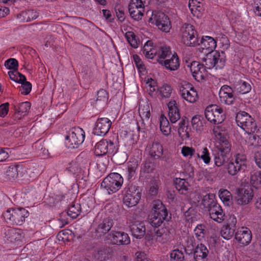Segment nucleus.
Wrapping results in <instances>:
<instances>
[{"label":"nucleus","mask_w":261,"mask_h":261,"mask_svg":"<svg viewBox=\"0 0 261 261\" xmlns=\"http://www.w3.org/2000/svg\"><path fill=\"white\" fill-rule=\"evenodd\" d=\"M174 183L176 189L178 191L180 194H186L189 186V184L188 181H187L185 179L176 178L174 180Z\"/></svg>","instance_id":"27"},{"label":"nucleus","mask_w":261,"mask_h":261,"mask_svg":"<svg viewBox=\"0 0 261 261\" xmlns=\"http://www.w3.org/2000/svg\"><path fill=\"white\" fill-rule=\"evenodd\" d=\"M186 86L188 87V88H190V91L187 92L184 99L190 102H195L197 98V92L191 85L188 84L186 85Z\"/></svg>","instance_id":"40"},{"label":"nucleus","mask_w":261,"mask_h":261,"mask_svg":"<svg viewBox=\"0 0 261 261\" xmlns=\"http://www.w3.org/2000/svg\"><path fill=\"white\" fill-rule=\"evenodd\" d=\"M108 93L103 89L99 90L97 92V97L96 99L97 102H99V103L106 102L108 99Z\"/></svg>","instance_id":"52"},{"label":"nucleus","mask_w":261,"mask_h":261,"mask_svg":"<svg viewBox=\"0 0 261 261\" xmlns=\"http://www.w3.org/2000/svg\"><path fill=\"white\" fill-rule=\"evenodd\" d=\"M172 91L171 87L167 85H163L161 89V93L162 96L164 97H170Z\"/></svg>","instance_id":"60"},{"label":"nucleus","mask_w":261,"mask_h":261,"mask_svg":"<svg viewBox=\"0 0 261 261\" xmlns=\"http://www.w3.org/2000/svg\"><path fill=\"white\" fill-rule=\"evenodd\" d=\"M170 257L176 261H183L184 255L181 251L178 249H175L170 253Z\"/></svg>","instance_id":"57"},{"label":"nucleus","mask_w":261,"mask_h":261,"mask_svg":"<svg viewBox=\"0 0 261 261\" xmlns=\"http://www.w3.org/2000/svg\"><path fill=\"white\" fill-rule=\"evenodd\" d=\"M138 162L137 161H134L131 162L128 165V178H132L133 177L135 173L136 170L138 167Z\"/></svg>","instance_id":"58"},{"label":"nucleus","mask_w":261,"mask_h":261,"mask_svg":"<svg viewBox=\"0 0 261 261\" xmlns=\"http://www.w3.org/2000/svg\"><path fill=\"white\" fill-rule=\"evenodd\" d=\"M6 175L9 180L15 179L18 176L17 168L15 166L9 167L6 171Z\"/></svg>","instance_id":"50"},{"label":"nucleus","mask_w":261,"mask_h":261,"mask_svg":"<svg viewBox=\"0 0 261 261\" xmlns=\"http://www.w3.org/2000/svg\"><path fill=\"white\" fill-rule=\"evenodd\" d=\"M140 198L126 193L123 197V201L124 204L130 207L135 206L139 201Z\"/></svg>","instance_id":"29"},{"label":"nucleus","mask_w":261,"mask_h":261,"mask_svg":"<svg viewBox=\"0 0 261 261\" xmlns=\"http://www.w3.org/2000/svg\"><path fill=\"white\" fill-rule=\"evenodd\" d=\"M219 196L225 205L229 206L232 204V196L231 193L228 190H223L220 191Z\"/></svg>","instance_id":"36"},{"label":"nucleus","mask_w":261,"mask_h":261,"mask_svg":"<svg viewBox=\"0 0 261 261\" xmlns=\"http://www.w3.org/2000/svg\"><path fill=\"white\" fill-rule=\"evenodd\" d=\"M76 160L81 169V168H86L90 164L89 159L83 152L77 156Z\"/></svg>","instance_id":"46"},{"label":"nucleus","mask_w":261,"mask_h":261,"mask_svg":"<svg viewBox=\"0 0 261 261\" xmlns=\"http://www.w3.org/2000/svg\"><path fill=\"white\" fill-rule=\"evenodd\" d=\"M133 236L137 239H141L145 233V227L143 222L135 221L130 225Z\"/></svg>","instance_id":"16"},{"label":"nucleus","mask_w":261,"mask_h":261,"mask_svg":"<svg viewBox=\"0 0 261 261\" xmlns=\"http://www.w3.org/2000/svg\"><path fill=\"white\" fill-rule=\"evenodd\" d=\"M190 67L192 75L196 81L199 82L204 79L206 70L203 64L197 61H193Z\"/></svg>","instance_id":"14"},{"label":"nucleus","mask_w":261,"mask_h":261,"mask_svg":"<svg viewBox=\"0 0 261 261\" xmlns=\"http://www.w3.org/2000/svg\"><path fill=\"white\" fill-rule=\"evenodd\" d=\"M8 74L11 80L17 83H21L23 80H25V76L19 72L17 70L9 71Z\"/></svg>","instance_id":"44"},{"label":"nucleus","mask_w":261,"mask_h":261,"mask_svg":"<svg viewBox=\"0 0 261 261\" xmlns=\"http://www.w3.org/2000/svg\"><path fill=\"white\" fill-rule=\"evenodd\" d=\"M126 37L128 42L133 47L136 48L138 47V43L134 33L130 32L126 33Z\"/></svg>","instance_id":"56"},{"label":"nucleus","mask_w":261,"mask_h":261,"mask_svg":"<svg viewBox=\"0 0 261 261\" xmlns=\"http://www.w3.org/2000/svg\"><path fill=\"white\" fill-rule=\"evenodd\" d=\"M28 215V212L23 208H9L3 213L7 223L16 225H21Z\"/></svg>","instance_id":"3"},{"label":"nucleus","mask_w":261,"mask_h":261,"mask_svg":"<svg viewBox=\"0 0 261 261\" xmlns=\"http://www.w3.org/2000/svg\"><path fill=\"white\" fill-rule=\"evenodd\" d=\"M19 83L21 84L20 87V91L22 94L28 95L30 93L32 89V84L29 82L27 81L25 79L23 80L22 82Z\"/></svg>","instance_id":"49"},{"label":"nucleus","mask_w":261,"mask_h":261,"mask_svg":"<svg viewBox=\"0 0 261 261\" xmlns=\"http://www.w3.org/2000/svg\"><path fill=\"white\" fill-rule=\"evenodd\" d=\"M203 118L200 115H195L193 117L191 120V124L194 129L197 130H201L203 129L204 122L201 120Z\"/></svg>","instance_id":"41"},{"label":"nucleus","mask_w":261,"mask_h":261,"mask_svg":"<svg viewBox=\"0 0 261 261\" xmlns=\"http://www.w3.org/2000/svg\"><path fill=\"white\" fill-rule=\"evenodd\" d=\"M133 59L135 64H136V67L138 70L140 71H143L145 69L144 65L143 64V62L140 57L137 55H134L133 56Z\"/></svg>","instance_id":"61"},{"label":"nucleus","mask_w":261,"mask_h":261,"mask_svg":"<svg viewBox=\"0 0 261 261\" xmlns=\"http://www.w3.org/2000/svg\"><path fill=\"white\" fill-rule=\"evenodd\" d=\"M208 254L207 248L202 244H198L193 252L195 261H206Z\"/></svg>","instance_id":"17"},{"label":"nucleus","mask_w":261,"mask_h":261,"mask_svg":"<svg viewBox=\"0 0 261 261\" xmlns=\"http://www.w3.org/2000/svg\"><path fill=\"white\" fill-rule=\"evenodd\" d=\"M67 169L70 172L74 174L76 172H78L81 168H80V167L76 161H72L69 164V166L67 167Z\"/></svg>","instance_id":"64"},{"label":"nucleus","mask_w":261,"mask_h":261,"mask_svg":"<svg viewBox=\"0 0 261 261\" xmlns=\"http://www.w3.org/2000/svg\"><path fill=\"white\" fill-rule=\"evenodd\" d=\"M111 125L112 122L108 118H98L96 122L93 133L97 136H104L108 132Z\"/></svg>","instance_id":"12"},{"label":"nucleus","mask_w":261,"mask_h":261,"mask_svg":"<svg viewBox=\"0 0 261 261\" xmlns=\"http://www.w3.org/2000/svg\"><path fill=\"white\" fill-rule=\"evenodd\" d=\"M214 108L217 109V105H211L208 106L205 111V117L207 119L208 121H210L212 123H214Z\"/></svg>","instance_id":"48"},{"label":"nucleus","mask_w":261,"mask_h":261,"mask_svg":"<svg viewBox=\"0 0 261 261\" xmlns=\"http://www.w3.org/2000/svg\"><path fill=\"white\" fill-rule=\"evenodd\" d=\"M234 88L240 94L248 93L251 89V85L246 82H241L237 84Z\"/></svg>","instance_id":"42"},{"label":"nucleus","mask_w":261,"mask_h":261,"mask_svg":"<svg viewBox=\"0 0 261 261\" xmlns=\"http://www.w3.org/2000/svg\"><path fill=\"white\" fill-rule=\"evenodd\" d=\"M195 152V149L192 147L184 146L181 149V153L184 156H190L191 157L194 155Z\"/></svg>","instance_id":"62"},{"label":"nucleus","mask_w":261,"mask_h":261,"mask_svg":"<svg viewBox=\"0 0 261 261\" xmlns=\"http://www.w3.org/2000/svg\"><path fill=\"white\" fill-rule=\"evenodd\" d=\"M196 213L194 208L192 207H189L184 212L186 221L190 223H192L197 221Z\"/></svg>","instance_id":"38"},{"label":"nucleus","mask_w":261,"mask_h":261,"mask_svg":"<svg viewBox=\"0 0 261 261\" xmlns=\"http://www.w3.org/2000/svg\"><path fill=\"white\" fill-rule=\"evenodd\" d=\"M107 239L112 245H126L130 242L128 234L123 231H112L107 235Z\"/></svg>","instance_id":"11"},{"label":"nucleus","mask_w":261,"mask_h":261,"mask_svg":"<svg viewBox=\"0 0 261 261\" xmlns=\"http://www.w3.org/2000/svg\"><path fill=\"white\" fill-rule=\"evenodd\" d=\"M234 231V228H232L226 225L223 226L221 231V234L224 239L229 240L233 236Z\"/></svg>","instance_id":"43"},{"label":"nucleus","mask_w":261,"mask_h":261,"mask_svg":"<svg viewBox=\"0 0 261 261\" xmlns=\"http://www.w3.org/2000/svg\"><path fill=\"white\" fill-rule=\"evenodd\" d=\"M246 162V155L238 153L235 156L234 161L232 159L225 165V167L228 174L234 176L237 175L239 171L245 170Z\"/></svg>","instance_id":"7"},{"label":"nucleus","mask_w":261,"mask_h":261,"mask_svg":"<svg viewBox=\"0 0 261 261\" xmlns=\"http://www.w3.org/2000/svg\"><path fill=\"white\" fill-rule=\"evenodd\" d=\"M85 139V133L82 129L70 131L65 137L66 144L69 148H77Z\"/></svg>","instance_id":"9"},{"label":"nucleus","mask_w":261,"mask_h":261,"mask_svg":"<svg viewBox=\"0 0 261 261\" xmlns=\"http://www.w3.org/2000/svg\"><path fill=\"white\" fill-rule=\"evenodd\" d=\"M205 226L202 224L198 225L194 229V232L199 240L204 237Z\"/></svg>","instance_id":"53"},{"label":"nucleus","mask_w":261,"mask_h":261,"mask_svg":"<svg viewBox=\"0 0 261 261\" xmlns=\"http://www.w3.org/2000/svg\"><path fill=\"white\" fill-rule=\"evenodd\" d=\"M7 240L11 242H15L20 240L21 235L20 230L15 228H9L5 232Z\"/></svg>","instance_id":"28"},{"label":"nucleus","mask_w":261,"mask_h":261,"mask_svg":"<svg viewBox=\"0 0 261 261\" xmlns=\"http://www.w3.org/2000/svg\"><path fill=\"white\" fill-rule=\"evenodd\" d=\"M128 156L127 153L123 148H117L113 153L112 160L116 164L121 165L125 163Z\"/></svg>","instance_id":"22"},{"label":"nucleus","mask_w":261,"mask_h":261,"mask_svg":"<svg viewBox=\"0 0 261 261\" xmlns=\"http://www.w3.org/2000/svg\"><path fill=\"white\" fill-rule=\"evenodd\" d=\"M251 117L250 115L244 111L238 113L236 117L238 125L242 128Z\"/></svg>","instance_id":"34"},{"label":"nucleus","mask_w":261,"mask_h":261,"mask_svg":"<svg viewBox=\"0 0 261 261\" xmlns=\"http://www.w3.org/2000/svg\"><path fill=\"white\" fill-rule=\"evenodd\" d=\"M204 54H206V56L202 59V61L205 63V68L212 69L215 67L216 69H220L224 66L225 59L223 57V53L222 55L217 51H205Z\"/></svg>","instance_id":"6"},{"label":"nucleus","mask_w":261,"mask_h":261,"mask_svg":"<svg viewBox=\"0 0 261 261\" xmlns=\"http://www.w3.org/2000/svg\"><path fill=\"white\" fill-rule=\"evenodd\" d=\"M141 191L142 190L140 187L134 184H131L128 185L126 193H129V194L135 196H138L141 198Z\"/></svg>","instance_id":"47"},{"label":"nucleus","mask_w":261,"mask_h":261,"mask_svg":"<svg viewBox=\"0 0 261 261\" xmlns=\"http://www.w3.org/2000/svg\"><path fill=\"white\" fill-rule=\"evenodd\" d=\"M215 117L214 119V124L221 123L225 119L224 113L222 108L217 106V109L214 108Z\"/></svg>","instance_id":"37"},{"label":"nucleus","mask_w":261,"mask_h":261,"mask_svg":"<svg viewBox=\"0 0 261 261\" xmlns=\"http://www.w3.org/2000/svg\"><path fill=\"white\" fill-rule=\"evenodd\" d=\"M122 183L123 178L119 174L111 173L103 179L101 186L111 194L117 191L122 186Z\"/></svg>","instance_id":"5"},{"label":"nucleus","mask_w":261,"mask_h":261,"mask_svg":"<svg viewBox=\"0 0 261 261\" xmlns=\"http://www.w3.org/2000/svg\"><path fill=\"white\" fill-rule=\"evenodd\" d=\"M201 44L202 53H204V50L209 51H215L217 44L215 40L210 36L202 37L200 40L199 44Z\"/></svg>","instance_id":"19"},{"label":"nucleus","mask_w":261,"mask_h":261,"mask_svg":"<svg viewBox=\"0 0 261 261\" xmlns=\"http://www.w3.org/2000/svg\"><path fill=\"white\" fill-rule=\"evenodd\" d=\"M236 194L237 196L235 197V200L237 204L240 205L248 204L253 197L256 198L259 195L253 189L249 186L237 189Z\"/></svg>","instance_id":"8"},{"label":"nucleus","mask_w":261,"mask_h":261,"mask_svg":"<svg viewBox=\"0 0 261 261\" xmlns=\"http://www.w3.org/2000/svg\"><path fill=\"white\" fill-rule=\"evenodd\" d=\"M196 156L198 158H201L206 164L210 162L211 158L209 156L208 150L206 147L203 148L202 154L201 156L199 153H196Z\"/></svg>","instance_id":"59"},{"label":"nucleus","mask_w":261,"mask_h":261,"mask_svg":"<svg viewBox=\"0 0 261 261\" xmlns=\"http://www.w3.org/2000/svg\"><path fill=\"white\" fill-rule=\"evenodd\" d=\"M139 112L140 115L148 119L150 116L149 106L148 103H145L143 106L140 105L139 108Z\"/></svg>","instance_id":"51"},{"label":"nucleus","mask_w":261,"mask_h":261,"mask_svg":"<svg viewBox=\"0 0 261 261\" xmlns=\"http://www.w3.org/2000/svg\"><path fill=\"white\" fill-rule=\"evenodd\" d=\"M5 66L9 69L17 70L18 63L15 59L10 58L5 62Z\"/></svg>","instance_id":"55"},{"label":"nucleus","mask_w":261,"mask_h":261,"mask_svg":"<svg viewBox=\"0 0 261 261\" xmlns=\"http://www.w3.org/2000/svg\"><path fill=\"white\" fill-rule=\"evenodd\" d=\"M202 204L208 212L211 219L218 223L224 221L225 214L220 205L218 203L215 195L208 194L205 195L202 200Z\"/></svg>","instance_id":"1"},{"label":"nucleus","mask_w":261,"mask_h":261,"mask_svg":"<svg viewBox=\"0 0 261 261\" xmlns=\"http://www.w3.org/2000/svg\"><path fill=\"white\" fill-rule=\"evenodd\" d=\"M160 129L165 136H168L171 133V127L167 118L164 115L160 117Z\"/></svg>","instance_id":"33"},{"label":"nucleus","mask_w":261,"mask_h":261,"mask_svg":"<svg viewBox=\"0 0 261 261\" xmlns=\"http://www.w3.org/2000/svg\"><path fill=\"white\" fill-rule=\"evenodd\" d=\"M168 115L171 123H174L180 118L179 109L175 100H171L168 103Z\"/></svg>","instance_id":"20"},{"label":"nucleus","mask_w":261,"mask_h":261,"mask_svg":"<svg viewBox=\"0 0 261 261\" xmlns=\"http://www.w3.org/2000/svg\"><path fill=\"white\" fill-rule=\"evenodd\" d=\"M114 224L113 220L109 217L103 218L97 226L96 231L100 235L105 234L111 229Z\"/></svg>","instance_id":"18"},{"label":"nucleus","mask_w":261,"mask_h":261,"mask_svg":"<svg viewBox=\"0 0 261 261\" xmlns=\"http://www.w3.org/2000/svg\"><path fill=\"white\" fill-rule=\"evenodd\" d=\"M219 95L220 101L226 105H232L235 100L233 90L227 85L222 86L219 91Z\"/></svg>","instance_id":"13"},{"label":"nucleus","mask_w":261,"mask_h":261,"mask_svg":"<svg viewBox=\"0 0 261 261\" xmlns=\"http://www.w3.org/2000/svg\"><path fill=\"white\" fill-rule=\"evenodd\" d=\"M163 65L171 71L177 70L179 66V59L177 55H172L170 59H165Z\"/></svg>","instance_id":"24"},{"label":"nucleus","mask_w":261,"mask_h":261,"mask_svg":"<svg viewBox=\"0 0 261 261\" xmlns=\"http://www.w3.org/2000/svg\"><path fill=\"white\" fill-rule=\"evenodd\" d=\"M150 155L154 159H160L163 154V148L162 145L158 142H153L150 147Z\"/></svg>","instance_id":"23"},{"label":"nucleus","mask_w":261,"mask_h":261,"mask_svg":"<svg viewBox=\"0 0 261 261\" xmlns=\"http://www.w3.org/2000/svg\"><path fill=\"white\" fill-rule=\"evenodd\" d=\"M160 51L161 54L160 56L158 57L156 60L159 63L163 64L164 60L167 58L170 57L171 55V52L170 50V48L166 46H161Z\"/></svg>","instance_id":"35"},{"label":"nucleus","mask_w":261,"mask_h":261,"mask_svg":"<svg viewBox=\"0 0 261 261\" xmlns=\"http://www.w3.org/2000/svg\"><path fill=\"white\" fill-rule=\"evenodd\" d=\"M112 253V249L108 247H102L97 251V258L100 261H106L109 258Z\"/></svg>","instance_id":"31"},{"label":"nucleus","mask_w":261,"mask_h":261,"mask_svg":"<svg viewBox=\"0 0 261 261\" xmlns=\"http://www.w3.org/2000/svg\"><path fill=\"white\" fill-rule=\"evenodd\" d=\"M257 128V124L252 117L248 119V121L242 127L248 134H253L256 130Z\"/></svg>","instance_id":"32"},{"label":"nucleus","mask_w":261,"mask_h":261,"mask_svg":"<svg viewBox=\"0 0 261 261\" xmlns=\"http://www.w3.org/2000/svg\"><path fill=\"white\" fill-rule=\"evenodd\" d=\"M81 211V205L80 204L75 202H72L68 207L67 212L68 215L72 219L76 218L80 214Z\"/></svg>","instance_id":"30"},{"label":"nucleus","mask_w":261,"mask_h":261,"mask_svg":"<svg viewBox=\"0 0 261 261\" xmlns=\"http://www.w3.org/2000/svg\"><path fill=\"white\" fill-rule=\"evenodd\" d=\"M181 42L187 46L199 45L198 35L194 27L190 24H184L181 28Z\"/></svg>","instance_id":"4"},{"label":"nucleus","mask_w":261,"mask_h":261,"mask_svg":"<svg viewBox=\"0 0 261 261\" xmlns=\"http://www.w3.org/2000/svg\"><path fill=\"white\" fill-rule=\"evenodd\" d=\"M171 216H168L167 208L160 200L154 201L152 210L148 216L149 223L155 228L161 226L164 221H168Z\"/></svg>","instance_id":"2"},{"label":"nucleus","mask_w":261,"mask_h":261,"mask_svg":"<svg viewBox=\"0 0 261 261\" xmlns=\"http://www.w3.org/2000/svg\"><path fill=\"white\" fill-rule=\"evenodd\" d=\"M108 141L102 139L96 143L94 152L97 156H101L108 153Z\"/></svg>","instance_id":"25"},{"label":"nucleus","mask_w":261,"mask_h":261,"mask_svg":"<svg viewBox=\"0 0 261 261\" xmlns=\"http://www.w3.org/2000/svg\"><path fill=\"white\" fill-rule=\"evenodd\" d=\"M222 152L218 151L214 154V162L217 167H221L226 162L227 155Z\"/></svg>","instance_id":"39"},{"label":"nucleus","mask_w":261,"mask_h":261,"mask_svg":"<svg viewBox=\"0 0 261 261\" xmlns=\"http://www.w3.org/2000/svg\"><path fill=\"white\" fill-rule=\"evenodd\" d=\"M31 105V103L28 101L21 102L17 108L14 106L15 110L18 111L19 113H20V115L24 116L30 110Z\"/></svg>","instance_id":"45"},{"label":"nucleus","mask_w":261,"mask_h":261,"mask_svg":"<svg viewBox=\"0 0 261 261\" xmlns=\"http://www.w3.org/2000/svg\"><path fill=\"white\" fill-rule=\"evenodd\" d=\"M250 183L257 194L261 193V170L256 171L251 174Z\"/></svg>","instance_id":"21"},{"label":"nucleus","mask_w":261,"mask_h":261,"mask_svg":"<svg viewBox=\"0 0 261 261\" xmlns=\"http://www.w3.org/2000/svg\"><path fill=\"white\" fill-rule=\"evenodd\" d=\"M251 134L252 135H251L249 138V141L250 144L254 146L261 145V140L257 137L255 134Z\"/></svg>","instance_id":"63"},{"label":"nucleus","mask_w":261,"mask_h":261,"mask_svg":"<svg viewBox=\"0 0 261 261\" xmlns=\"http://www.w3.org/2000/svg\"><path fill=\"white\" fill-rule=\"evenodd\" d=\"M235 239L240 244L243 245H247L251 241V232L247 228H242L241 230L236 232Z\"/></svg>","instance_id":"15"},{"label":"nucleus","mask_w":261,"mask_h":261,"mask_svg":"<svg viewBox=\"0 0 261 261\" xmlns=\"http://www.w3.org/2000/svg\"><path fill=\"white\" fill-rule=\"evenodd\" d=\"M231 150V145L226 139L223 140L221 144V146L219 148V151L222 152L225 154H229Z\"/></svg>","instance_id":"54"},{"label":"nucleus","mask_w":261,"mask_h":261,"mask_svg":"<svg viewBox=\"0 0 261 261\" xmlns=\"http://www.w3.org/2000/svg\"><path fill=\"white\" fill-rule=\"evenodd\" d=\"M149 21L154 23L160 30L165 32H168L171 28L169 18L162 12L153 14L149 18Z\"/></svg>","instance_id":"10"},{"label":"nucleus","mask_w":261,"mask_h":261,"mask_svg":"<svg viewBox=\"0 0 261 261\" xmlns=\"http://www.w3.org/2000/svg\"><path fill=\"white\" fill-rule=\"evenodd\" d=\"M128 11L130 16L135 20H139L142 18L144 11V8L136 7L134 4H129L128 6Z\"/></svg>","instance_id":"26"}]
</instances>
